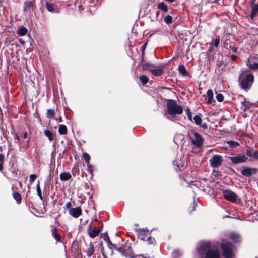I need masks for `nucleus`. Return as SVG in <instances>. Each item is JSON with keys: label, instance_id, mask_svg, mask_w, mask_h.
<instances>
[{"label": "nucleus", "instance_id": "14", "mask_svg": "<svg viewBox=\"0 0 258 258\" xmlns=\"http://www.w3.org/2000/svg\"><path fill=\"white\" fill-rule=\"evenodd\" d=\"M69 214L74 218H78L82 214V209L81 207L72 208L69 210Z\"/></svg>", "mask_w": 258, "mask_h": 258}, {"label": "nucleus", "instance_id": "2", "mask_svg": "<svg viewBox=\"0 0 258 258\" xmlns=\"http://www.w3.org/2000/svg\"><path fill=\"white\" fill-rule=\"evenodd\" d=\"M248 70L243 68L239 76V83L242 88L247 91L253 82V76L252 74H247Z\"/></svg>", "mask_w": 258, "mask_h": 258}, {"label": "nucleus", "instance_id": "31", "mask_svg": "<svg viewBox=\"0 0 258 258\" xmlns=\"http://www.w3.org/2000/svg\"><path fill=\"white\" fill-rule=\"evenodd\" d=\"M46 7L48 11L53 12L54 9V6L53 4L47 2L46 3Z\"/></svg>", "mask_w": 258, "mask_h": 258}, {"label": "nucleus", "instance_id": "45", "mask_svg": "<svg viewBox=\"0 0 258 258\" xmlns=\"http://www.w3.org/2000/svg\"><path fill=\"white\" fill-rule=\"evenodd\" d=\"M253 156L255 159H258V151H255L254 152Z\"/></svg>", "mask_w": 258, "mask_h": 258}, {"label": "nucleus", "instance_id": "12", "mask_svg": "<svg viewBox=\"0 0 258 258\" xmlns=\"http://www.w3.org/2000/svg\"><path fill=\"white\" fill-rule=\"evenodd\" d=\"M151 66L150 64H144L143 66L144 70H150L151 72L154 74L155 76H159L161 75L163 73V71L162 69H150V67Z\"/></svg>", "mask_w": 258, "mask_h": 258}, {"label": "nucleus", "instance_id": "24", "mask_svg": "<svg viewBox=\"0 0 258 258\" xmlns=\"http://www.w3.org/2000/svg\"><path fill=\"white\" fill-rule=\"evenodd\" d=\"M13 197L14 199L17 201L18 204H20L21 202L22 197L20 193L18 192H14L13 194Z\"/></svg>", "mask_w": 258, "mask_h": 258}, {"label": "nucleus", "instance_id": "59", "mask_svg": "<svg viewBox=\"0 0 258 258\" xmlns=\"http://www.w3.org/2000/svg\"><path fill=\"white\" fill-rule=\"evenodd\" d=\"M174 140V142H175V143H176V142H175V138H174V140Z\"/></svg>", "mask_w": 258, "mask_h": 258}, {"label": "nucleus", "instance_id": "20", "mask_svg": "<svg viewBox=\"0 0 258 258\" xmlns=\"http://www.w3.org/2000/svg\"><path fill=\"white\" fill-rule=\"evenodd\" d=\"M52 236L55 239L57 242H61V236L58 233L57 229L54 228L52 230Z\"/></svg>", "mask_w": 258, "mask_h": 258}, {"label": "nucleus", "instance_id": "16", "mask_svg": "<svg viewBox=\"0 0 258 258\" xmlns=\"http://www.w3.org/2000/svg\"><path fill=\"white\" fill-rule=\"evenodd\" d=\"M35 5L34 1H25L24 3L23 10L25 12H30L31 9Z\"/></svg>", "mask_w": 258, "mask_h": 258}, {"label": "nucleus", "instance_id": "33", "mask_svg": "<svg viewBox=\"0 0 258 258\" xmlns=\"http://www.w3.org/2000/svg\"><path fill=\"white\" fill-rule=\"evenodd\" d=\"M106 244L107 245V246L110 249H116V247L114 245V244H112V242H111V241L110 240V239H108L107 238V241H106Z\"/></svg>", "mask_w": 258, "mask_h": 258}, {"label": "nucleus", "instance_id": "19", "mask_svg": "<svg viewBox=\"0 0 258 258\" xmlns=\"http://www.w3.org/2000/svg\"><path fill=\"white\" fill-rule=\"evenodd\" d=\"M178 71L184 77H190L189 73L186 70L184 65H179L178 66Z\"/></svg>", "mask_w": 258, "mask_h": 258}, {"label": "nucleus", "instance_id": "52", "mask_svg": "<svg viewBox=\"0 0 258 258\" xmlns=\"http://www.w3.org/2000/svg\"><path fill=\"white\" fill-rule=\"evenodd\" d=\"M36 188H40V181H37V185H36Z\"/></svg>", "mask_w": 258, "mask_h": 258}, {"label": "nucleus", "instance_id": "51", "mask_svg": "<svg viewBox=\"0 0 258 258\" xmlns=\"http://www.w3.org/2000/svg\"><path fill=\"white\" fill-rule=\"evenodd\" d=\"M246 154L249 157L251 156V152L250 150H247Z\"/></svg>", "mask_w": 258, "mask_h": 258}, {"label": "nucleus", "instance_id": "50", "mask_svg": "<svg viewBox=\"0 0 258 258\" xmlns=\"http://www.w3.org/2000/svg\"><path fill=\"white\" fill-rule=\"evenodd\" d=\"M230 47L234 53H236L237 52V49L235 47L230 46Z\"/></svg>", "mask_w": 258, "mask_h": 258}, {"label": "nucleus", "instance_id": "13", "mask_svg": "<svg viewBox=\"0 0 258 258\" xmlns=\"http://www.w3.org/2000/svg\"><path fill=\"white\" fill-rule=\"evenodd\" d=\"M201 116L200 114L195 115L193 118L194 121L196 125L200 126L203 129L206 130L208 128L207 125L206 123H202V120Z\"/></svg>", "mask_w": 258, "mask_h": 258}, {"label": "nucleus", "instance_id": "26", "mask_svg": "<svg viewBox=\"0 0 258 258\" xmlns=\"http://www.w3.org/2000/svg\"><path fill=\"white\" fill-rule=\"evenodd\" d=\"M44 134L47 137H48L50 141H51L53 140L54 134L50 131L46 130L44 131Z\"/></svg>", "mask_w": 258, "mask_h": 258}, {"label": "nucleus", "instance_id": "40", "mask_svg": "<svg viewBox=\"0 0 258 258\" xmlns=\"http://www.w3.org/2000/svg\"><path fill=\"white\" fill-rule=\"evenodd\" d=\"M220 43V36H218L216 39L214 40V45L215 47H218Z\"/></svg>", "mask_w": 258, "mask_h": 258}, {"label": "nucleus", "instance_id": "32", "mask_svg": "<svg viewBox=\"0 0 258 258\" xmlns=\"http://www.w3.org/2000/svg\"><path fill=\"white\" fill-rule=\"evenodd\" d=\"M83 158L87 164H89V163H90V155L87 153H84L83 154Z\"/></svg>", "mask_w": 258, "mask_h": 258}, {"label": "nucleus", "instance_id": "58", "mask_svg": "<svg viewBox=\"0 0 258 258\" xmlns=\"http://www.w3.org/2000/svg\"><path fill=\"white\" fill-rule=\"evenodd\" d=\"M235 56H234V55L232 56V58L233 60H234L235 59Z\"/></svg>", "mask_w": 258, "mask_h": 258}, {"label": "nucleus", "instance_id": "37", "mask_svg": "<svg viewBox=\"0 0 258 258\" xmlns=\"http://www.w3.org/2000/svg\"><path fill=\"white\" fill-rule=\"evenodd\" d=\"M37 178L36 174H31L29 176V182L32 183Z\"/></svg>", "mask_w": 258, "mask_h": 258}, {"label": "nucleus", "instance_id": "56", "mask_svg": "<svg viewBox=\"0 0 258 258\" xmlns=\"http://www.w3.org/2000/svg\"><path fill=\"white\" fill-rule=\"evenodd\" d=\"M58 121L59 122H61L62 121V119L61 117L59 118Z\"/></svg>", "mask_w": 258, "mask_h": 258}, {"label": "nucleus", "instance_id": "55", "mask_svg": "<svg viewBox=\"0 0 258 258\" xmlns=\"http://www.w3.org/2000/svg\"><path fill=\"white\" fill-rule=\"evenodd\" d=\"M195 205H196V204L195 202H194L192 203V211L194 210H195Z\"/></svg>", "mask_w": 258, "mask_h": 258}, {"label": "nucleus", "instance_id": "6", "mask_svg": "<svg viewBox=\"0 0 258 258\" xmlns=\"http://www.w3.org/2000/svg\"><path fill=\"white\" fill-rule=\"evenodd\" d=\"M122 256L130 258H134V254L130 244H125L120 248H116Z\"/></svg>", "mask_w": 258, "mask_h": 258}, {"label": "nucleus", "instance_id": "34", "mask_svg": "<svg viewBox=\"0 0 258 258\" xmlns=\"http://www.w3.org/2000/svg\"><path fill=\"white\" fill-rule=\"evenodd\" d=\"M185 112H186V113L187 114L188 119L190 121H192V114H191V113L190 112L189 108L188 107H187V106L186 107Z\"/></svg>", "mask_w": 258, "mask_h": 258}, {"label": "nucleus", "instance_id": "5", "mask_svg": "<svg viewBox=\"0 0 258 258\" xmlns=\"http://www.w3.org/2000/svg\"><path fill=\"white\" fill-rule=\"evenodd\" d=\"M190 139L192 144L198 148L201 147L203 146L204 139L198 133L191 131L189 135Z\"/></svg>", "mask_w": 258, "mask_h": 258}, {"label": "nucleus", "instance_id": "27", "mask_svg": "<svg viewBox=\"0 0 258 258\" xmlns=\"http://www.w3.org/2000/svg\"><path fill=\"white\" fill-rule=\"evenodd\" d=\"M231 240L235 242H238L240 241V237L239 235L235 233H232L230 235Z\"/></svg>", "mask_w": 258, "mask_h": 258}, {"label": "nucleus", "instance_id": "9", "mask_svg": "<svg viewBox=\"0 0 258 258\" xmlns=\"http://www.w3.org/2000/svg\"><path fill=\"white\" fill-rule=\"evenodd\" d=\"M247 65L252 70L258 69V57L254 55L250 56L248 59Z\"/></svg>", "mask_w": 258, "mask_h": 258}, {"label": "nucleus", "instance_id": "41", "mask_svg": "<svg viewBox=\"0 0 258 258\" xmlns=\"http://www.w3.org/2000/svg\"><path fill=\"white\" fill-rule=\"evenodd\" d=\"M101 237L103 238L104 240L105 241V242L107 241V238L108 239H109V237L107 234V233L101 234Z\"/></svg>", "mask_w": 258, "mask_h": 258}, {"label": "nucleus", "instance_id": "36", "mask_svg": "<svg viewBox=\"0 0 258 258\" xmlns=\"http://www.w3.org/2000/svg\"><path fill=\"white\" fill-rule=\"evenodd\" d=\"M172 18L171 16L168 15L164 18V21L167 24H169L172 22Z\"/></svg>", "mask_w": 258, "mask_h": 258}, {"label": "nucleus", "instance_id": "8", "mask_svg": "<svg viewBox=\"0 0 258 258\" xmlns=\"http://www.w3.org/2000/svg\"><path fill=\"white\" fill-rule=\"evenodd\" d=\"M258 170L256 168L243 167L241 171L242 175L246 177H250L252 175L255 174Z\"/></svg>", "mask_w": 258, "mask_h": 258}, {"label": "nucleus", "instance_id": "57", "mask_svg": "<svg viewBox=\"0 0 258 258\" xmlns=\"http://www.w3.org/2000/svg\"><path fill=\"white\" fill-rule=\"evenodd\" d=\"M3 169V166H2V164H0V171H2Z\"/></svg>", "mask_w": 258, "mask_h": 258}, {"label": "nucleus", "instance_id": "48", "mask_svg": "<svg viewBox=\"0 0 258 258\" xmlns=\"http://www.w3.org/2000/svg\"><path fill=\"white\" fill-rule=\"evenodd\" d=\"M172 256L173 258H177V252L174 251L172 253Z\"/></svg>", "mask_w": 258, "mask_h": 258}, {"label": "nucleus", "instance_id": "17", "mask_svg": "<svg viewBox=\"0 0 258 258\" xmlns=\"http://www.w3.org/2000/svg\"><path fill=\"white\" fill-rule=\"evenodd\" d=\"M85 252L86 255L84 256V258H90L94 252V246L90 243L87 246V248L85 250Z\"/></svg>", "mask_w": 258, "mask_h": 258}, {"label": "nucleus", "instance_id": "21", "mask_svg": "<svg viewBox=\"0 0 258 258\" xmlns=\"http://www.w3.org/2000/svg\"><path fill=\"white\" fill-rule=\"evenodd\" d=\"M60 179L61 181H67L70 180L71 177V174L68 172H63L60 174Z\"/></svg>", "mask_w": 258, "mask_h": 258}, {"label": "nucleus", "instance_id": "28", "mask_svg": "<svg viewBox=\"0 0 258 258\" xmlns=\"http://www.w3.org/2000/svg\"><path fill=\"white\" fill-rule=\"evenodd\" d=\"M58 133L60 135H65L67 133V129L64 125H60L58 128Z\"/></svg>", "mask_w": 258, "mask_h": 258}, {"label": "nucleus", "instance_id": "35", "mask_svg": "<svg viewBox=\"0 0 258 258\" xmlns=\"http://www.w3.org/2000/svg\"><path fill=\"white\" fill-rule=\"evenodd\" d=\"M228 144L232 147H236L239 146V143L233 141H228Z\"/></svg>", "mask_w": 258, "mask_h": 258}, {"label": "nucleus", "instance_id": "18", "mask_svg": "<svg viewBox=\"0 0 258 258\" xmlns=\"http://www.w3.org/2000/svg\"><path fill=\"white\" fill-rule=\"evenodd\" d=\"M100 231L101 229L97 228L96 227H93L91 229L90 225L89 229L88 230V234L90 237L94 238L99 234Z\"/></svg>", "mask_w": 258, "mask_h": 258}, {"label": "nucleus", "instance_id": "47", "mask_svg": "<svg viewBox=\"0 0 258 258\" xmlns=\"http://www.w3.org/2000/svg\"><path fill=\"white\" fill-rule=\"evenodd\" d=\"M183 112L182 107L181 106L178 105V114L182 113Z\"/></svg>", "mask_w": 258, "mask_h": 258}, {"label": "nucleus", "instance_id": "46", "mask_svg": "<svg viewBox=\"0 0 258 258\" xmlns=\"http://www.w3.org/2000/svg\"><path fill=\"white\" fill-rule=\"evenodd\" d=\"M65 207L67 208V209H71V202H68L66 205H65Z\"/></svg>", "mask_w": 258, "mask_h": 258}, {"label": "nucleus", "instance_id": "43", "mask_svg": "<svg viewBox=\"0 0 258 258\" xmlns=\"http://www.w3.org/2000/svg\"><path fill=\"white\" fill-rule=\"evenodd\" d=\"M147 241L150 244H152L155 242V239L152 237H149L147 238Z\"/></svg>", "mask_w": 258, "mask_h": 258}, {"label": "nucleus", "instance_id": "23", "mask_svg": "<svg viewBox=\"0 0 258 258\" xmlns=\"http://www.w3.org/2000/svg\"><path fill=\"white\" fill-rule=\"evenodd\" d=\"M157 8L158 9L163 11L165 13L168 12V9L167 6L163 3H159L157 5Z\"/></svg>", "mask_w": 258, "mask_h": 258}, {"label": "nucleus", "instance_id": "42", "mask_svg": "<svg viewBox=\"0 0 258 258\" xmlns=\"http://www.w3.org/2000/svg\"><path fill=\"white\" fill-rule=\"evenodd\" d=\"M36 189H37V192L38 196H39L40 199L41 200H43V197H42V194H41V189L40 188H36Z\"/></svg>", "mask_w": 258, "mask_h": 258}, {"label": "nucleus", "instance_id": "38", "mask_svg": "<svg viewBox=\"0 0 258 258\" xmlns=\"http://www.w3.org/2000/svg\"><path fill=\"white\" fill-rule=\"evenodd\" d=\"M217 100L219 102H222L223 101L224 97L222 94H217L216 97Z\"/></svg>", "mask_w": 258, "mask_h": 258}, {"label": "nucleus", "instance_id": "60", "mask_svg": "<svg viewBox=\"0 0 258 258\" xmlns=\"http://www.w3.org/2000/svg\"><path fill=\"white\" fill-rule=\"evenodd\" d=\"M159 14V12H157V15Z\"/></svg>", "mask_w": 258, "mask_h": 258}, {"label": "nucleus", "instance_id": "22", "mask_svg": "<svg viewBox=\"0 0 258 258\" xmlns=\"http://www.w3.org/2000/svg\"><path fill=\"white\" fill-rule=\"evenodd\" d=\"M207 94L208 96V100H207L208 104H211L214 101L213 99V93L212 90H208L207 92Z\"/></svg>", "mask_w": 258, "mask_h": 258}, {"label": "nucleus", "instance_id": "11", "mask_svg": "<svg viewBox=\"0 0 258 258\" xmlns=\"http://www.w3.org/2000/svg\"><path fill=\"white\" fill-rule=\"evenodd\" d=\"M230 159L233 163L236 164L245 162L247 160V158L246 157L244 154H238L235 156L230 157Z\"/></svg>", "mask_w": 258, "mask_h": 258}, {"label": "nucleus", "instance_id": "4", "mask_svg": "<svg viewBox=\"0 0 258 258\" xmlns=\"http://www.w3.org/2000/svg\"><path fill=\"white\" fill-rule=\"evenodd\" d=\"M221 249L225 258H232L233 256V245L229 242L223 241L221 243Z\"/></svg>", "mask_w": 258, "mask_h": 258}, {"label": "nucleus", "instance_id": "7", "mask_svg": "<svg viewBox=\"0 0 258 258\" xmlns=\"http://www.w3.org/2000/svg\"><path fill=\"white\" fill-rule=\"evenodd\" d=\"M223 160L220 155H214L209 160L210 166L214 168H218L222 165Z\"/></svg>", "mask_w": 258, "mask_h": 258}, {"label": "nucleus", "instance_id": "29", "mask_svg": "<svg viewBox=\"0 0 258 258\" xmlns=\"http://www.w3.org/2000/svg\"><path fill=\"white\" fill-rule=\"evenodd\" d=\"M139 80L144 85L147 84L149 81L148 77L144 75L140 76Z\"/></svg>", "mask_w": 258, "mask_h": 258}, {"label": "nucleus", "instance_id": "54", "mask_svg": "<svg viewBox=\"0 0 258 258\" xmlns=\"http://www.w3.org/2000/svg\"><path fill=\"white\" fill-rule=\"evenodd\" d=\"M146 45H147V43H145L142 46V49L143 51L144 50V49H145V47L146 46Z\"/></svg>", "mask_w": 258, "mask_h": 258}, {"label": "nucleus", "instance_id": "61", "mask_svg": "<svg viewBox=\"0 0 258 258\" xmlns=\"http://www.w3.org/2000/svg\"><path fill=\"white\" fill-rule=\"evenodd\" d=\"M104 258H107L106 256H104Z\"/></svg>", "mask_w": 258, "mask_h": 258}, {"label": "nucleus", "instance_id": "30", "mask_svg": "<svg viewBox=\"0 0 258 258\" xmlns=\"http://www.w3.org/2000/svg\"><path fill=\"white\" fill-rule=\"evenodd\" d=\"M55 115V111L53 109H47V117L48 118H52Z\"/></svg>", "mask_w": 258, "mask_h": 258}, {"label": "nucleus", "instance_id": "15", "mask_svg": "<svg viewBox=\"0 0 258 258\" xmlns=\"http://www.w3.org/2000/svg\"><path fill=\"white\" fill-rule=\"evenodd\" d=\"M20 143V148L24 149H27L29 146V139L23 140L22 142L20 141V139L18 135L16 134L15 136V142L16 143L17 141Z\"/></svg>", "mask_w": 258, "mask_h": 258}, {"label": "nucleus", "instance_id": "44", "mask_svg": "<svg viewBox=\"0 0 258 258\" xmlns=\"http://www.w3.org/2000/svg\"><path fill=\"white\" fill-rule=\"evenodd\" d=\"M87 167L88 168V171L90 172V173H92V172L93 171L92 166L90 164V163H89V164H87Z\"/></svg>", "mask_w": 258, "mask_h": 258}, {"label": "nucleus", "instance_id": "1", "mask_svg": "<svg viewBox=\"0 0 258 258\" xmlns=\"http://www.w3.org/2000/svg\"><path fill=\"white\" fill-rule=\"evenodd\" d=\"M197 250L200 255L205 254V258H220V256L217 248L214 247L209 242L202 243Z\"/></svg>", "mask_w": 258, "mask_h": 258}, {"label": "nucleus", "instance_id": "53", "mask_svg": "<svg viewBox=\"0 0 258 258\" xmlns=\"http://www.w3.org/2000/svg\"><path fill=\"white\" fill-rule=\"evenodd\" d=\"M4 160V155L0 154V161H3Z\"/></svg>", "mask_w": 258, "mask_h": 258}, {"label": "nucleus", "instance_id": "3", "mask_svg": "<svg viewBox=\"0 0 258 258\" xmlns=\"http://www.w3.org/2000/svg\"><path fill=\"white\" fill-rule=\"evenodd\" d=\"M167 106V111L164 115L168 119L174 121L177 113V104L173 100H168Z\"/></svg>", "mask_w": 258, "mask_h": 258}, {"label": "nucleus", "instance_id": "39", "mask_svg": "<svg viewBox=\"0 0 258 258\" xmlns=\"http://www.w3.org/2000/svg\"><path fill=\"white\" fill-rule=\"evenodd\" d=\"M242 104L247 108L250 107L252 105V104L250 102L246 100H244L242 102Z\"/></svg>", "mask_w": 258, "mask_h": 258}, {"label": "nucleus", "instance_id": "49", "mask_svg": "<svg viewBox=\"0 0 258 258\" xmlns=\"http://www.w3.org/2000/svg\"><path fill=\"white\" fill-rule=\"evenodd\" d=\"M23 138H24V139H26V140H27L28 139L27 138V133L26 132H25L23 134Z\"/></svg>", "mask_w": 258, "mask_h": 258}, {"label": "nucleus", "instance_id": "25", "mask_svg": "<svg viewBox=\"0 0 258 258\" xmlns=\"http://www.w3.org/2000/svg\"><path fill=\"white\" fill-rule=\"evenodd\" d=\"M27 32V29L24 26L21 27L18 30V34L20 36H23L26 35Z\"/></svg>", "mask_w": 258, "mask_h": 258}, {"label": "nucleus", "instance_id": "10", "mask_svg": "<svg viewBox=\"0 0 258 258\" xmlns=\"http://www.w3.org/2000/svg\"><path fill=\"white\" fill-rule=\"evenodd\" d=\"M223 196L225 199L232 202H235L237 198V196L236 194L229 190L224 191Z\"/></svg>", "mask_w": 258, "mask_h": 258}]
</instances>
